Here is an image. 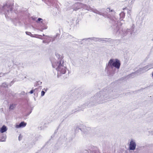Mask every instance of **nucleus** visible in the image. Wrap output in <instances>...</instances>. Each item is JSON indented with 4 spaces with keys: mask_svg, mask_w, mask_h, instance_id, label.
<instances>
[{
    "mask_svg": "<svg viewBox=\"0 0 153 153\" xmlns=\"http://www.w3.org/2000/svg\"><path fill=\"white\" fill-rule=\"evenodd\" d=\"M52 67L56 68L58 72L60 74H64L66 72V67L63 65V62L61 59L53 61L52 62Z\"/></svg>",
    "mask_w": 153,
    "mask_h": 153,
    "instance_id": "f257e3e1",
    "label": "nucleus"
},
{
    "mask_svg": "<svg viewBox=\"0 0 153 153\" xmlns=\"http://www.w3.org/2000/svg\"><path fill=\"white\" fill-rule=\"evenodd\" d=\"M120 64V62L119 60L117 59H111L109 61L108 66L112 68L115 67V68L119 69Z\"/></svg>",
    "mask_w": 153,
    "mask_h": 153,
    "instance_id": "f03ea898",
    "label": "nucleus"
},
{
    "mask_svg": "<svg viewBox=\"0 0 153 153\" xmlns=\"http://www.w3.org/2000/svg\"><path fill=\"white\" fill-rule=\"evenodd\" d=\"M136 144L133 140H131L129 145V149L131 150H134L136 148Z\"/></svg>",
    "mask_w": 153,
    "mask_h": 153,
    "instance_id": "7ed1b4c3",
    "label": "nucleus"
},
{
    "mask_svg": "<svg viewBox=\"0 0 153 153\" xmlns=\"http://www.w3.org/2000/svg\"><path fill=\"white\" fill-rule=\"evenodd\" d=\"M13 4H6L4 5V8L6 9V8H7V10L8 11L9 10L11 11L13 9Z\"/></svg>",
    "mask_w": 153,
    "mask_h": 153,
    "instance_id": "20e7f679",
    "label": "nucleus"
},
{
    "mask_svg": "<svg viewBox=\"0 0 153 153\" xmlns=\"http://www.w3.org/2000/svg\"><path fill=\"white\" fill-rule=\"evenodd\" d=\"M26 125V123L24 122H21L19 125H17L16 127L19 128L20 127H25Z\"/></svg>",
    "mask_w": 153,
    "mask_h": 153,
    "instance_id": "39448f33",
    "label": "nucleus"
},
{
    "mask_svg": "<svg viewBox=\"0 0 153 153\" xmlns=\"http://www.w3.org/2000/svg\"><path fill=\"white\" fill-rule=\"evenodd\" d=\"M26 33L27 35L30 36L31 37H33L39 38V35H34V36H33V35H32L30 32H26Z\"/></svg>",
    "mask_w": 153,
    "mask_h": 153,
    "instance_id": "423d86ee",
    "label": "nucleus"
},
{
    "mask_svg": "<svg viewBox=\"0 0 153 153\" xmlns=\"http://www.w3.org/2000/svg\"><path fill=\"white\" fill-rule=\"evenodd\" d=\"M7 130V129L6 127L4 126H3L1 128L0 131L1 133H3L6 131Z\"/></svg>",
    "mask_w": 153,
    "mask_h": 153,
    "instance_id": "0eeeda50",
    "label": "nucleus"
},
{
    "mask_svg": "<svg viewBox=\"0 0 153 153\" xmlns=\"http://www.w3.org/2000/svg\"><path fill=\"white\" fill-rule=\"evenodd\" d=\"M16 104H11L10 105V106L9 107V109L13 110L16 107Z\"/></svg>",
    "mask_w": 153,
    "mask_h": 153,
    "instance_id": "6e6552de",
    "label": "nucleus"
},
{
    "mask_svg": "<svg viewBox=\"0 0 153 153\" xmlns=\"http://www.w3.org/2000/svg\"><path fill=\"white\" fill-rule=\"evenodd\" d=\"M36 88L34 90H31L30 92H29V93L31 94H33L34 92L35 91V90H36Z\"/></svg>",
    "mask_w": 153,
    "mask_h": 153,
    "instance_id": "1a4fd4ad",
    "label": "nucleus"
},
{
    "mask_svg": "<svg viewBox=\"0 0 153 153\" xmlns=\"http://www.w3.org/2000/svg\"><path fill=\"white\" fill-rule=\"evenodd\" d=\"M45 94V92L44 91H42L41 92V96H44Z\"/></svg>",
    "mask_w": 153,
    "mask_h": 153,
    "instance_id": "9d476101",
    "label": "nucleus"
},
{
    "mask_svg": "<svg viewBox=\"0 0 153 153\" xmlns=\"http://www.w3.org/2000/svg\"><path fill=\"white\" fill-rule=\"evenodd\" d=\"M22 136L21 135H20L19 137V140H21V139H22Z\"/></svg>",
    "mask_w": 153,
    "mask_h": 153,
    "instance_id": "9b49d317",
    "label": "nucleus"
},
{
    "mask_svg": "<svg viewBox=\"0 0 153 153\" xmlns=\"http://www.w3.org/2000/svg\"><path fill=\"white\" fill-rule=\"evenodd\" d=\"M42 20V19L41 18H39L37 21V22L40 21L41 20Z\"/></svg>",
    "mask_w": 153,
    "mask_h": 153,
    "instance_id": "f8f14e48",
    "label": "nucleus"
},
{
    "mask_svg": "<svg viewBox=\"0 0 153 153\" xmlns=\"http://www.w3.org/2000/svg\"><path fill=\"white\" fill-rule=\"evenodd\" d=\"M111 12H112L113 11V10H111Z\"/></svg>",
    "mask_w": 153,
    "mask_h": 153,
    "instance_id": "ddd939ff",
    "label": "nucleus"
}]
</instances>
